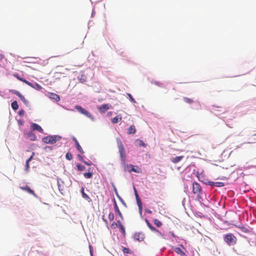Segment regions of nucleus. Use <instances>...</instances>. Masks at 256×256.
<instances>
[{
    "mask_svg": "<svg viewBox=\"0 0 256 256\" xmlns=\"http://www.w3.org/2000/svg\"><path fill=\"white\" fill-rule=\"evenodd\" d=\"M89 248H90V255L92 256V246L91 245L89 246Z\"/></svg>",
    "mask_w": 256,
    "mask_h": 256,
    "instance_id": "obj_44",
    "label": "nucleus"
},
{
    "mask_svg": "<svg viewBox=\"0 0 256 256\" xmlns=\"http://www.w3.org/2000/svg\"><path fill=\"white\" fill-rule=\"evenodd\" d=\"M145 222H146L147 226H148V227L150 228V230L154 232H158V233L162 234H161L162 233L160 232L158 230H156L154 226H153L147 219H146L145 220Z\"/></svg>",
    "mask_w": 256,
    "mask_h": 256,
    "instance_id": "obj_10",
    "label": "nucleus"
},
{
    "mask_svg": "<svg viewBox=\"0 0 256 256\" xmlns=\"http://www.w3.org/2000/svg\"><path fill=\"white\" fill-rule=\"evenodd\" d=\"M21 82H22L26 84L27 85H28L30 86H33V84L30 82L22 78V80H21Z\"/></svg>",
    "mask_w": 256,
    "mask_h": 256,
    "instance_id": "obj_32",
    "label": "nucleus"
},
{
    "mask_svg": "<svg viewBox=\"0 0 256 256\" xmlns=\"http://www.w3.org/2000/svg\"><path fill=\"white\" fill-rule=\"evenodd\" d=\"M254 136H256V133L255 134H254Z\"/></svg>",
    "mask_w": 256,
    "mask_h": 256,
    "instance_id": "obj_59",
    "label": "nucleus"
},
{
    "mask_svg": "<svg viewBox=\"0 0 256 256\" xmlns=\"http://www.w3.org/2000/svg\"><path fill=\"white\" fill-rule=\"evenodd\" d=\"M110 226H111L112 228V229H115V228H116L117 227H118V224H116V222H113L112 224H111Z\"/></svg>",
    "mask_w": 256,
    "mask_h": 256,
    "instance_id": "obj_39",
    "label": "nucleus"
},
{
    "mask_svg": "<svg viewBox=\"0 0 256 256\" xmlns=\"http://www.w3.org/2000/svg\"><path fill=\"white\" fill-rule=\"evenodd\" d=\"M75 108L80 113L87 116L88 118H90L92 116L91 114L86 110L80 106H75Z\"/></svg>",
    "mask_w": 256,
    "mask_h": 256,
    "instance_id": "obj_4",
    "label": "nucleus"
},
{
    "mask_svg": "<svg viewBox=\"0 0 256 256\" xmlns=\"http://www.w3.org/2000/svg\"><path fill=\"white\" fill-rule=\"evenodd\" d=\"M79 80L82 82H84L86 80V76L84 74H82L80 78H79Z\"/></svg>",
    "mask_w": 256,
    "mask_h": 256,
    "instance_id": "obj_35",
    "label": "nucleus"
},
{
    "mask_svg": "<svg viewBox=\"0 0 256 256\" xmlns=\"http://www.w3.org/2000/svg\"><path fill=\"white\" fill-rule=\"evenodd\" d=\"M20 188L23 190H26L29 194L36 196V194L34 191L30 189V188L28 186H26L25 187H21Z\"/></svg>",
    "mask_w": 256,
    "mask_h": 256,
    "instance_id": "obj_16",
    "label": "nucleus"
},
{
    "mask_svg": "<svg viewBox=\"0 0 256 256\" xmlns=\"http://www.w3.org/2000/svg\"><path fill=\"white\" fill-rule=\"evenodd\" d=\"M136 132V129L135 126L132 124L128 129L127 133L128 134H135Z\"/></svg>",
    "mask_w": 256,
    "mask_h": 256,
    "instance_id": "obj_13",
    "label": "nucleus"
},
{
    "mask_svg": "<svg viewBox=\"0 0 256 256\" xmlns=\"http://www.w3.org/2000/svg\"><path fill=\"white\" fill-rule=\"evenodd\" d=\"M136 142H138V144L140 146H144L145 147L146 146V144L142 140H136Z\"/></svg>",
    "mask_w": 256,
    "mask_h": 256,
    "instance_id": "obj_29",
    "label": "nucleus"
},
{
    "mask_svg": "<svg viewBox=\"0 0 256 256\" xmlns=\"http://www.w3.org/2000/svg\"><path fill=\"white\" fill-rule=\"evenodd\" d=\"M146 212L148 214H151L152 213V212L151 210H149V209H146Z\"/></svg>",
    "mask_w": 256,
    "mask_h": 256,
    "instance_id": "obj_49",
    "label": "nucleus"
},
{
    "mask_svg": "<svg viewBox=\"0 0 256 256\" xmlns=\"http://www.w3.org/2000/svg\"><path fill=\"white\" fill-rule=\"evenodd\" d=\"M34 155V152H33V153H32V156H31L29 158H28V160H30L31 161V160H32V158H33Z\"/></svg>",
    "mask_w": 256,
    "mask_h": 256,
    "instance_id": "obj_51",
    "label": "nucleus"
},
{
    "mask_svg": "<svg viewBox=\"0 0 256 256\" xmlns=\"http://www.w3.org/2000/svg\"><path fill=\"white\" fill-rule=\"evenodd\" d=\"M140 234H136L134 236V238L138 241H141L142 240L143 238L142 236L140 237Z\"/></svg>",
    "mask_w": 256,
    "mask_h": 256,
    "instance_id": "obj_31",
    "label": "nucleus"
},
{
    "mask_svg": "<svg viewBox=\"0 0 256 256\" xmlns=\"http://www.w3.org/2000/svg\"><path fill=\"white\" fill-rule=\"evenodd\" d=\"M214 186L218 187H222L224 186V184L222 182H216L214 184Z\"/></svg>",
    "mask_w": 256,
    "mask_h": 256,
    "instance_id": "obj_34",
    "label": "nucleus"
},
{
    "mask_svg": "<svg viewBox=\"0 0 256 256\" xmlns=\"http://www.w3.org/2000/svg\"><path fill=\"white\" fill-rule=\"evenodd\" d=\"M114 190H115V191H116V194L117 196H118V198H119V199L120 200L121 202H122L123 204H124V200L122 198H120V197L118 196V192H117V190H116V188H114Z\"/></svg>",
    "mask_w": 256,
    "mask_h": 256,
    "instance_id": "obj_41",
    "label": "nucleus"
},
{
    "mask_svg": "<svg viewBox=\"0 0 256 256\" xmlns=\"http://www.w3.org/2000/svg\"><path fill=\"white\" fill-rule=\"evenodd\" d=\"M114 214L112 212H110L108 214V219L112 221L114 220Z\"/></svg>",
    "mask_w": 256,
    "mask_h": 256,
    "instance_id": "obj_36",
    "label": "nucleus"
},
{
    "mask_svg": "<svg viewBox=\"0 0 256 256\" xmlns=\"http://www.w3.org/2000/svg\"><path fill=\"white\" fill-rule=\"evenodd\" d=\"M134 194H135V196L136 194H138V192H137V190H136V188H134Z\"/></svg>",
    "mask_w": 256,
    "mask_h": 256,
    "instance_id": "obj_53",
    "label": "nucleus"
},
{
    "mask_svg": "<svg viewBox=\"0 0 256 256\" xmlns=\"http://www.w3.org/2000/svg\"><path fill=\"white\" fill-rule=\"evenodd\" d=\"M154 84L159 86H162V84L160 83V82H154Z\"/></svg>",
    "mask_w": 256,
    "mask_h": 256,
    "instance_id": "obj_46",
    "label": "nucleus"
},
{
    "mask_svg": "<svg viewBox=\"0 0 256 256\" xmlns=\"http://www.w3.org/2000/svg\"><path fill=\"white\" fill-rule=\"evenodd\" d=\"M246 144H252L253 142H246Z\"/></svg>",
    "mask_w": 256,
    "mask_h": 256,
    "instance_id": "obj_57",
    "label": "nucleus"
},
{
    "mask_svg": "<svg viewBox=\"0 0 256 256\" xmlns=\"http://www.w3.org/2000/svg\"><path fill=\"white\" fill-rule=\"evenodd\" d=\"M118 228L120 229V232H121V233L123 234L124 236L126 235V230L124 226L120 225V226H118Z\"/></svg>",
    "mask_w": 256,
    "mask_h": 256,
    "instance_id": "obj_28",
    "label": "nucleus"
},
{
    "mask_svg": "<svg viewBox=\"0 0 256 256\" xmlns=\"http://www.w3.org/2000/svg\"><path fill=\"white\" fill-rule=\"evenodd\" d=\"M127 95L129 97L130 100L132 102H136L135 101L134 99L133 98V97L130 94L128 93Z\"/></svg>",
    "mask_w": 256,
    "mask_h": 256,
    "instance_id": "obj_37",
    "label": "nucleus"
},
{
    "mask_svg": "<svg viewBox=\"0 0 256 256\" xmlns=\"http://www.w3.org/2000/svg\"><path fill=\"white\" fill-rule=\"evenodd\" d=\"M118 224V226H120V225H122V223L120 220H117V222H116Z\"/></svg>",
    "mask_w": 256,
    "mask_h": 256,
    "instance_id": "obj_47",
    "label": "nucleus"
},
{
    "mask_svg": "<svg viewBox=\"0 0 256 256\" xmlns=\"http://www.w3.org/2000/svg\"><path fill=\"white\" fill-rule=\"evenodd\" d=\"M13 76L20 81H21V80H22L23 78H20L17 74H14Z\"/></svg>",
    "mask_w": 256,
    "mask_h": 256,
    "instance_id": "obj_40",
    "label": "nucleus"
},
{
    "mask_svg": "<svg viewBox=\"0 0 256 256\" xmlns=\"http://www.w3.org/2000/svg\"><path fill=\"white\" fill-rule=\"evenodd\" d=\"M137 204L138 207L139 212L140 214L142 215V204L140 198H138V200H136Z\"/></svg>",
    "mask_w": 256,
    "mask_h": 256,
    "instance_id": "obj_19",
    "label": "nucleus"
},
{
    "mask_svg": "<svg viewBox=\"0 0 256 256\" xmlns=\"http://www.w3.org/2000/svg\"><path fill=\"white\" fill-rule=\"evenodd\" d=\"M154 223L158 227H160L162 226V223L158 219L154 220Z\"/></svg>",
    "mask_w": 256,
    "mask_h": 256,
    "instance_id": "obj_27",
    "label": "nucleus"
},
{
    "mask_svg": "<svg viewBox=\"0 0 256 256\" xmlns=\"http://www.w3.org/2000/svg\"><path fill=\"white\" fill-rule=\"evenodd\" d=\"M122 252L125 254H129L130 252V250L128 248H123Z\"/></svg>",
    "mask_w": 256,
    "mask_h": 256,
    "instance_id": "obj_38",
    "label": "nucleus"
},
{
    "mask_svg": "<svg viewBox=\"0 0 256 256\" xmlns=\"http://www.w3.org/2000/svg\"><path fill=\"white\" fill-rule=\"evenodd\" d=\"M184 158L183 156H176L171 158V162L174 164H176L180 162Z\"/></svg>",
    "mask_w": 256,
    "mask_h": 256,
    "instance_id": "obj_17",
    "label": "nucleus"
},
{
    "mask_svg": "<svg viewBox=\"0 0 256 256\" xmlns=\"http://www.w3.org/2000/svg\"><path fill=\"white\" fill-rule=\"evenodd\" d=\"M181 246L182 248H183L184 250H185V248H184V246H182V245H181Z\"/></svg>",
    "mask_w": 256,
    "mask_h": 256,
    "instance_id": "obj_58",
    "label": "nucleus"
},
{
    "mask_svg": "<svg viewBox=\"0 0 256 256\" xmlns=\"http://www.w3.org/2000/svg\"><path fill=\"white\" fill-rule=\"evenodd\" d=\"M83 162L87 166H90L91 164L90 163H89L87 162H86V161H83Z\"/></svg>",
    "mask_w": 256,
    "mask_h": 256,
    "instance_id": "obj_50",
    "label": "nucleus"
},
{
    "mask_svg": "<svg viewBox=\"0 0 256 256\" xmlns=\"http://www.w3.org/2000/svg\"><path fill=\"white\" fill-rule=\"evenodd\" d=\"M24 113H25V112L24 110H20L19 112H18V114L20 116H23L24 114Z\"/></svg>",
    "mask_w": 256,
    "mask_h": 256,
    "instance_id": "obj_42",
    "label": "nucleus"
},
{
    "mask_svg": "<svg viewBox=\"0 0 256 256\" xmlns=\"http://www.w3.org/2000/svg\"><path fill=\"white\" fill-rule=\"evenodd\" d=\"M136 200H138V198H140V196H139L138 194H136Z\"/></svg>",
    "mask_w": 256,
    "mask_h": 256,
    "instance_id": "obj_52",
    "label": "nucleus"
},
{
    "mask_svg": "<svg viewBox=\"0 0 256 256\" xmlns=\"http://www.w3.org/2000/svg\"><path fill=\"white\" fill-rule=\"evenodd\" d=\"M31 87L38 90H40L42 89V86L38 83H36L34 84H33V86Z\"/></svg>",
    "mask_w": 256,
    "mask_h": 256,
    "instance_id": "obj_24",
    "label": "nucleus"
},
{
    "mask_svg": "<svg viewBox=\"0 0 256 256\" xmlns=\"http://www.w3.org/2000/svg\"><path fill=\"white\" fill-rule=\"evenodd\" d=\"M122 119V116L120 115H118L114 117V118H112L111 120V122L112 124H114L118 123L119 121H120Z\"/></svg>",
    "mask_w": 256,
    "mask_h": 256,
    "instance_id": "obj_18",
    "label": "nucleus"
},
{
    "mask_svg": "<svg viewBox=\"0 0 256 256\" xmlns=\"http://www.w3.org/2000/svg\"><path fill=\"white\" fill-rule=\"evenodd\" d=\"M28 136L32 140H36V136L34 134H32V132L28 134Z\"/></svg>",
    "mask_w": 256,
    "mask_h": 256,
    "instance_id": "obj_25",
    "label": "nucleus"
},
{
    "mask_svg": "<svg viewBox=\"0 0 256 256\" xmlns=\"http://www.w3.org/2000/svg\"><path fill=\"white\" fill-rule=\"evenodd\" d=\"M192 192L194 194H200L202 192V188L200 185L196 182L192 184Z\"/></svg>",
    "mask_w": 256,
    "mask_h": 256,
    "instance_id": "obj_5",
    "label": "nucleus"
},
{
    "mask_svg": "<svg viewBox=\"0 0 256 256\" xmlns=\"http://www.w3.org/2000/svg\"><path fill=\"white\" fill-rule=\"evenodd\" d=\"M183 100L184 102L188 104H192L194 102V100L192 99L187 98V97H184L183 98Z\"/></svg>",
    "mask_w": 256,
    "mask_h": 256,
    "instance_id": "obj_23",
    "label": "nucleus"
},
{
    "mask_svg": "<svg viewBox=\"0 0 256 256\" xmlns=\"http://www.w3.org/2000/svg\"><path fill=\"white\" fill-rule=\"evenodd\" d=\"M110 105L109 104H102L99 106L98 110L100 112L104 113L110 108Z\"/></svg>",
    "mask_w": 256,
    "mask_h": 256,
    "instance_id": "obj_7",
    "label": "nucleus"
},
{
    "mask_svg": "<svg viewBox=\"0 0 256 256\" xmlns=\"http://www.w3.org/2000/svg\"><path fill=\"white\" fill-rule=\"evenodd\" d=\"M170 234L173 237L175 238L176 236L173 232H170Z\"/></svg>",
    "mask_w": 256,
    "mask_h": 256,
    "instance_id": "obj_54",
    "label": "nucleus"
},
{
    "mask_svg": "<svg viewBox=\"0 0 256 256\" xmlns=\"http://www.w3.org/2000/svg\"><path fill=\"white\" fill-rule=\"evenodd\" d=\"M11 106L12 109L14 110H17L18 108V105L16 101H14L12 102Z\"/></svg>",
    "mask_w": 256,
    "mask_h": 256,
    "instance_id": "obj_22",
    "label": "nucleus"
},
{
    "mask_svg": "<svg viewBox=\"0 0 256 256\" xmlns=\"http://www.w3.org/2000/svg\"><path fill=\"white\" fill-rule=\"evenodd\" d=\"M102 219L105 222H107V220L104 218V216H103Z\"/></svg>",
    "mask_w": 256,
    "mask_h": 256,
    "instance_id": "obj_56",
    "label": "nucleus"
},
{
    "mask_svg": "<svg viewBox=\"0 0 256 256\" xmlns=\"http://www.w3.org/2000/svg\"><path fill=\"white\" fill-rule=\"evenodd\" d=\"M30 168V165L29 164L26 163V170L28 171Z\"/></svg>",
    "mask_w": 256,
    "mask_h": 256,
    "instance_id": "obj_45",
    "label": "nucleus"
},
{
    "mask_svg": "<svg viewBox=\"0 0 256 256\" xmlns=\"http://www.w3.org/2000/svg\"><path fill=\"white\" fill-rule=\"evenodd\" d=\"M238 228L242 232L246 234L250 232V230L248 228L243 226H238Z\"/></svg>",
    "mask_w": 256,
    "mask_h": 256,
    "instance_id": "obj_20",
    "label": "nucleus"
},
{
    "mask_svg": "<svg viewBox=\"0 0 256 256\" xmlns=\"http://www.w3.org/2000/svg\"><path fill=\"white\" fill-rule=\"evenodd\" d=\"M31 128L32 130H38V132L42 133L43 132V129L42 128V127L39 126L38 124L34 123L32 124L31 126Z\"/></svg>",
    "mask_w": 256,
    "mask_h": 256,
    "instance_id": "obj_8",
    "label": "nucleus"
},
{
    "mask_svg": "<svg viewBox=\"0 0 256 256\" xmlns=\"http://www.w3.org/2000/svg\"><path fill=\"white\" fill-rule=\"evenodd\" d=\"M48 96L50 98L56 100V102H58L60 100V98L57 94L53 92H49Z\"/></svg>",
    "mask_w": 256,
    "mask_h": 256,
    "instance_id": "obj_11",
    "label": "nucleus"
},
{
    "mask_svg": "<svg viewBox=\"0 0 256 256\" xmlns=\"http://www.w3.org/2000/svg\"><path fill=\"white\" fill-rule=\"evenodd\" d=\"M214 184H215L214 182H212V181H209V182H208V184L209 186H214Z\"/></svg>",
    "mask_w": 256,
    "mask_h": 256,
    "instance_id": "obj_43",
    "label": "nucleus"
},
{
    "mask_svg": "<svg viewBox=\"0 0 256 256\" xmlns=\"http://www.w3.org/2000/svg\"><path fill=\"white\" fill-rule=\"evenodd\" d=\"M117 144L120 154V160L122 162V164H125L126 160V154L125 152V149L124 144L120 138H116Z\"/></svg>",
    "mask_w": 256,
    "mask_h": 256,
    "instance_id": "obj_1",
    "label": "nucleus"
},
{
    "mask_svg": "<svg viewBox=\"0 0 256 256\" xmlns=\"http://www.w3.org/2000/svg\"><path fill=\"white\" fill-rule=\"evenodd\" d=\"M84 176L86 178H90L92 176V172H86L84 174Z\"/></svg>",
    "mask_w": 256,
    "mask_h": 256,
    "instance_id": "obj_33",
    "label": "nucleus"
},
{
    "mask_svg": "<svg viewBox=\"0 0 256 256\" xmlns=\"http://www.w3.org/2000/svg\"><path fill=\"white\" fill-rule=\"evenodd\" d=\"M12 92L18 96L26 105L28 104V102L24 96L20 93V92L16 90H12Z\"/></svg>",
    "mask_w": 256,
    "mask_h": 256,
    "instance_id": "obj_6",
    "label": "nucleus"
},
{
    "mask_svg": "<svg viewBox=\"0 0 256 256\" xmlns=\"http://www.w3.org/2000/svg\"><path fill=\"white\" fill-rule=\"evenodd\" d=\"M128 166L130 168V170H129L130 172H134L137 173H139L140 172V168L138 167L135 168V166L132 164H130Z\"/></svg>",
    "mask_w": 256,
    "mask_h": 256,
    "instance_id": "obj_15",
    "label": "nucleus"
},
{
    "mask_svg": "<svg viewBox=\"0 0 256 256\" xmlns=\"http://www.w3.org/2000/svg\"><path fill=\"white\" fill-rule=\"evenodd\" d=\"M76 166L78 168V170L79 171H83L85 170V168H86L84 166L80 164H77Z\"/></svg>",
    "mask_w": 256,
    "mask_h": 256,
    "instance_id": "obj_26",
    "label": "nucleus"
},
{
    "mask_svg": "<svg viewBox=\"0 0 256 256\" xmlns=\"http://www.w3.org/2000/svg\"><path fill=\"white\" fill-rule=\"evenodd\" d=\"M80 191H81L82 196L83 198H84L87 200H88L90 199V197L84 192V188L83 187L82 188Z\"/></svg>",
    "mask_w": 256,
    "mask_h": 256,
    "instance_id": "obj_21",
    "label": "nucleus"
},
{
    "mask_svg": "<svg viewBox=\"0 0 256 256\" xmlns=\"http://www.w3.org/2000/svg\"><path fill=\"white\" fill-rule=\"evenodd\" d=\"M114 208L116 212L118 214L120 218L122 220H123L124 219L123 216L117 205V204H116V202L115 199H114Z\"/></svg>",
    "mask_w": 256,
    "mask_h": 256,
    "instance_id": "obj_9",
    "label": "nucleus"
},
{
    "mask_svg": "<svg viewBox=\"0 0 256 256\" xmlns=\"http://www.w3.org/2000/svg\"><path fill=\"white\" fill-rule=\"evenodd\" d=\"M255 246H256V245H255Z\"/></svg>",
    "mask_w": 256,
    "mask_h": 256,
    "instance_id": "obj_60",
    "label": "nucleus"
},
{
    "mask_svg": "<svg viewBox=\"0 0 256 256\" xmlns=\"http://www.w3.org/2000/svg\"><path fill=\"white\" fill-rule=\"evenodd\" d=\"M74 140V141L75 142V144H76V148H77V150L82 154H83L84 153V150H82V148L81 147V146L80 145L78 141L77 140L76 138H73Z\"/></svg>",
    "mask_w": 256,
    "mask_h": 256,
    "instance_id": "obj_12",
    "label": "nucleus"
},
{
    "mask_svg": "<svg viewBox=\"0 0 256 256\" xmlns=\"http://www.w3.org/2000/svg\"><path fill=\"white\" fill-rule=\"evenodd\" d=\"M224 240L228 245L231 246L236 244L237 238L234 234L229 233L224 236Z\"/></svg>",
    "mask_w": 256,
    "mask_h": 256,
    "instance_id": "obj_2",
    "label": "nucleus"
},
{
    "mask_svg": "<svg viewBox=\"0 0 256 256\" xmlns=\"http://www.w3.org/2000/svg\"><path fill=\"white\" fill-rule=\"evenodd\" d=\"M78 158L79 160H80L81 161H82V162L84 161L83 160V158H82V156L78 155Z\"/></svg>",
    "mask_w": 256,
    "mask_h": 256,
    "instance_id": "obj_48",
    "label": "nucleus"
},
{
    "mask_svg": "<svg viewBox=\"0 0 256 256\" xmlns=\"http://www.w3.org/2000/svg\"><path fill=\"white\" fill-rule=\"evenodd\" d=\"M30 162V160L28 159V160H26V163H28V164H29Z\"/></svg>",
    "mask_w": 256,
    "mask_h": 256,
    "instance_id": "obj_55",
    "label": "nucleus"
},
{
    "mask_svg": "<svg viewBox=\"0 0 256 256\" xmlns=\"http://www.w3.org/2000/svg\"><path fill=\"white\" fill-rule=\"evenodd\" d=\"M174 250L178 254H180L181 256H187L186 253L180 248L176 247L174 248Z\"/></svg>",
    "mask_w": 256,
    "mask_h": 256,
    "instance_id": "obj_14",
    "label": "nucleus"
},
{
    "mask_svg": "<svg viewBox=\"0 0 256 256\" xmlns=\"http://www.w3.org/2000/svg\"><path fill=\"white\" fill-rule=\"evenodd\" d=\"M61 138V136H46L43 138L42 142L46 144H54Z\"/></svg>",
    "mask_w": 256,
    "mask_h": 256,
    "instance_id": "obj_3",
    "label": "nucleus"
},
{
    "mask_svg": "<svg viewBox=\"0 0 256 256\" xmlns=\"http://www.w3.org/2000/svg\"><path fill=\"white\" fill-rule=\"evenodd\" d=\"M66 158L69 160H70L72 159V156L70 152H68L66 154Z\"/></svg>",
    "mask_w": 256,
    "mask_h": 256,
    "instance_id": "obj_30",
    "label": "nucleus"
}]
</instances>
